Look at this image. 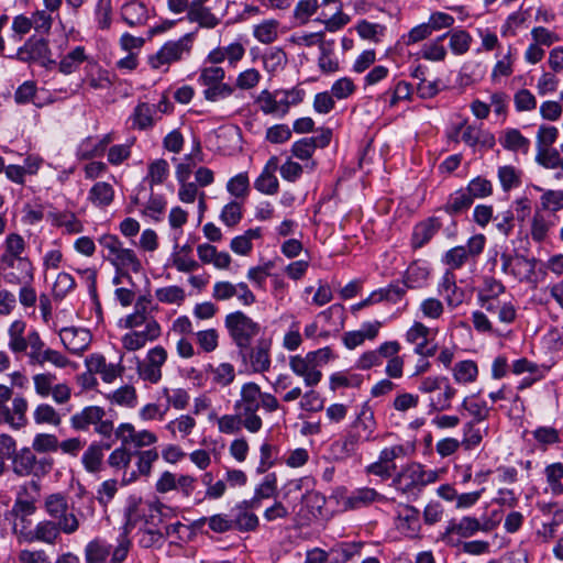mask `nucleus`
Here are the masks:
<instances>
[{"mask_svg":"<svg viewBox=\"0 0 563 563\" xmlns=\"http://www.w3.org/2000/svg\"><path fill=\"white\" fill-rule=\"evenodd\" d=\"M58 335L64 347L71 354L82 353L91 343V334L84 328L66 327L59 330Z\"/></svg>","mask_w":563,"mask_h":563,"instance_id":"18","label":"nucleus"},{"mask_svg":"<svg viewBox=\"0 0 563 563\" xmlns=\"http://www.w3.org/2000/svg\"><path fill=\"white\" fill-rule=\"evenodd\" d=\"M70 427L76 431H88L92 426L93 431L102 438H111L115 433L114 423L107 418V412L100 406H87L73 415L69 419Z\"/></svg>","mask_w":563,"mask_h":563,"instance_id":"4","label":"nucleus"},{"mask_svg":"<svg viewBox=\"0 0 563 563\" xmlns=\"http://www.w3.org/2000/svg\"><path fill=\"white\" fill-rule=\"evenodd\" d=\"M536 269V260L525 256H515L511 267V276L519 282H528L531 279Z\"/></svg>","mask_w":563,"mask_h":563,"instance_id":"57","label":"nucleus"},{"mask_svg":"<svg viewBox=\"0 0 563 563\" xmlns=\"http://www.w3.org/2000/svg\"><path fill=\"white\" fill-rule=\"evenodd\" d=\"M157 113V107L146 102L135 107L132 119V126L139 130H146L154 125V115Z\"/></svg>","mask_w":563,"mask_h":563,"instance_id":"42","label":"nucleus"},{"mask_svg":"<svg viewBox=\"0 0 563 563\" xmlns=\"http://www.w3.org/2000/svg\"><path fill=\"white\" fill-rule=\"evenodd\" d=\"M473 203L471 195L466 190H457L452 194L444 206L445 212L450 214H457L468 209Z\"/></svg>","mask_w":563,"mask_h":563,"instance_id":"62","label":"nucleus"},{"mask_svg":"<svg viewBox=\"0 0 563 563\" xmlns=\"http://www.w3.org/2000/svg\"><path fill=\"white\" fill-rule=\"evenodd\" d=\"M302 101V91L291 89H276L271 91L263 89L254 99L255 104L266 115L284 118L291 106Z\"/></svg>","mask_w":563,"mask_h":563,"instance_id":"3","label":"nucleus"},{"mask_svg":"<svg viewBox=\"0 0 563 563\" xmlns=\"http://www.w3.org/2000/svg\"><path fill=\"white\" fill-rule=\"evenodd\" d=\"M27 357L31 365L43 366L49 363L57 368H65L69 364V360L60 352L46 347L40 333L31 335V350L27 352Z\"/></svg>","mask_w":563,"mask_h":563,"instance_id":"13","label":"nucleus"},{"mask_svg":"<svg viewBox=\"0 0 563 563\" xmlns=\"http://www.w3.org/2000/svg\"><path fill=\"white\" fill-rule=\"evenodd\" d=\"M81 84L93 90H107L111 88L113 81L107 69L101 68L97 63L90 62L85 67Z\"/></svg>","mask_w":563,"mask_h":563,"instance_id":"29","label":"nucleus"},{"mask_svg":"<svg viewBox=\"0 0 563 563\" xmlns=\"http://www.w3.org/2000/svg\"><path fill=\"white\" fill-rule=\"evenodd\" d=\"M379 498L380 496L375 489L362 487L354 490L350 496L344 497L342 505L345 510L357 509L368 506Z\"/></svg>","mask_w":563,"mask_h":563,"instance_id":"39","label":"nucleus"},{"mask_svg":"<svg viewBox=\"0 0 563 563\" xmlns=\"http://www.w3.org/2000/svg\"><path fill=\"white\" fill-rule=\"evenodd\" d=\"M16 58L26 63L36 62L44 67L55 64L51 58L48 44L43 38H29L24 45L18 49Z\"/></svg>","mask_w":563,"mask_h":563,"instance_id":"16","label":"nucleus"},{"mask_svg":"<svg viewBox=\"0 0 563 563\" xmlns=\"http://www.w3.org/2000/svg\"><path fill=\"white\" fill-rule=\"evenodd\" d=\"M400 344L397 341L384 342L376 350L364 352L356 361L355 367L362 371L371 369L372 367L380 366L384 356L398 354Z\"/></svg>","mask_w":563,"mask_h":563,"instance_id":"20","label":"nucleus"},{"mask_svg":"<svg viewBox=\"0 0 563 563\" xmlns=\"http://www.w3.org/2000/svg\"><path fill=\"white\" fill-rule=\"evenodd\" d=\"M162 335V328L158 321H150L146 327L133 329L125 333L121 343L123 349L134 352L143 349L148 342L156 341Z\"/></svg>","mask_w":563,"mask_h":563,"instance_id":"15","label":"nucleus"},{"mask_svg":"<svg viewBox=\"0 0 563 563\" xmlns=\"http://www.w3.org/2000/svg\"><path fill=\"white\" fill-rule=\"evenodd\" d=\"M254 373H265L271 367V341L260 340L254 347H249L246 360Z\"/></svg>","mask_w":563,"mask_h":563,"instance_id":"28","label":"nucleus"},{"mask_svg":"<svg viewBox=\"0 0 563 563\" xmlns=\"http://www.w3.org/2000/svg\"><path fill=\"white\" fill-rule=\"evenodd\" d=\"M277 493V478L275 474H268L263 482L256 486L254 496L249 501L251 506L260 507L262 499H268Z\"/></svg>","mask_w":563,"mask_h":563,"instance_id":"52","label":"nucleus"},{"mask_svg":"<svg viewBox=\"0 0 563 563\" xmlns=\"http://www.w3.org/2000/svg\"><path fill=\"white\" fill-rule=\"evenodd\" d=\"M150 321L157 320L146 311L143 300H139L135 303L134 312L120 320V327L130 329L131 331L133 329L146 327Z\"/></svg>","mask_w":563,"mask_h":563,"instance_id":"41","label":"nucleus"},{"mask_svg":"<svg viewBox=\"0 0 563 563\" xmlns=\"http://www.w3.org/2000/svg\"><path fill=\"white\" fill-rule=\"evenodd\" d=\"M278 26L279 22L277 20H265L254 26L253 35L258 42L263 44H271L278 36Z\"/></svg>","mask_w":563,"mask_h":563,"instance_id":"56","label":"nucleus"},{"mask_svg":"<svg viewBox=\"0 0 563 563\" xmlns=\"http://www.w3.org/2000/svg\"><path fill=\"white\" fill-rule=\"evenodd\" d=\"M33 419L36 424H49L58 427L62 423V416L49 404H40L33 411Z\"/></svg>","mask_w":563,"mask_h":563,"instance_id":"55","label":"nucleus"},{"mask_svg":"<svg viewBox=\"0 0 563 563\" xmlns=\"http://www.w3.org/2000/svg\"><path fill=\"white\" fill-rule=\"evenodd\" d=\"M257 507L251 506V503L247 500H243L235 505L232 509V526L233 530H238L240 532H250L254 531L258 527V517L252 512V509H256Z\"/></svg>","mask_w":563,"mask_h":563,"instance_id":"25","label":"nucleus"},{"mask_svg":"<svg viewBox=\"0 0 563 563\" xmlns=\"http://www.w3.org/2000/svg\"><path fill=\"white\" fill-rule=\"evenodd\" d=\"M192 41L194 34L188 33L177 41L166 42L156 54L150 56V65L155 69H159L164 66L167 69L172 63L179 62L190 54Z\"/></svg>","mask_w":563,"mask_h":563,"instance_id":"8","label":"nucleus"},{"mask_svg":"<svg viewBox=\"0 0 563 563\" xmlns=\"http://www.w3.org/2000/svg\"><path fill=\"white\" fill-rule=\"evenodd\" d=\"M112 547L101 539L90 541L85 548L87 563H107Z\"/></svg>","mask_w":563,"mask_h":563,"instance_id":"47","label":"nucleus"},{"mask_svg":"<svg viewBox=\"0 0 563 563\" xmlns=\"http://www.w3.org/2000/svg\"><path fill=\"white\" fill-rule=\"evenodd\" d=\"M3 269L12 271L4 274L5 283L10 285H20L33 280V265L27 257L15 256L8 253L1 255Z\"/></svg>","mask_w":563,"mask_h":563,"instance_id":"14","label":"nucleus"},{"mask_svg":"<svg viewBox=\"0 0 563 563\" xmlns=\"http://www.w3.org/2000/svg\"><path fill=\"white\" fill-rule=\"evenodd\" d=\"M419 527V511L413 507H405L398 515L397 529L412 538L417 536Z\"/></svg>","mask_w":563,"mask_h":563,"instance_id":"43","label":"nucleus"},{"mask_svg":"<svg viewBox=\"0 0 563 563\" xmlns=\"http://www.w3.org/2000/svg\"><path fill=\"white\" fill-rule=\"evenodd\" d=\"M26 332V322L22 319L12 321L8 328V347L15 354H27V349L31 350V335L38 333L36 330Z\"/></svg>","mask_w":563,"mask_h":563,"instance_id":"21","label":"nucleus"},{"mask_svg":"<svg viewBox=\"0 0 563 563\" xmlns=\"http://www.w3.org/2000/svg\"><path fill=\"white\" fill-rule=\"evenodd\" d=\"M225 327L239 347V355L245 361L251 342L260 332V324L242 311H235L225 317Z\"/></svg>","mask_w":563,"mask_h":563,"instance_id":"7","label":"nucleus"},{"mask_svg":"<svg viewBox=\"0 0 563 563\" xmlns=\"http://www.w3.org/2000/svg\"><path fill=\"white\" fill-rule=\"evenodd\" d=\"M332 356L329 347H322L317 351L308 352L306 355H292L289 357V368L301 377L308 388L316 387L323 377L321 367L325 365Z\"/></svg>","mask_w":563,"mask_h":563,"instance_id":"2","label":"nucleus"},{"mask_svg":"<svg viewBox=\"0 0 563 563\" xmlns=\"http://www.w3.org/2000/svg\"><path fill=\"white\" fill-rule=\"evenodd\" d=\"M415 271H418L423 278H426L428 275V273L424 269H421L419 267H410L405 279V287H401L399 285H390L388 288L379 289L377 290L378 299H380V301L386 299L393 302L399 300L405 295L406 288L415 287L412 280V274Z\"/></svg>","mask_w":563,"mask_h":563,"instance_id":"38","label":"nucleus"},{"mask_svg":"<svg viewBox=\"0 0 563 563\" xmlns=\"http://www.w3.org/2000/svg\"><path fill=\"white\" fill-rule=\"evenodd\" d=\"M60 532H63V528L59 522L43 520L40 521L33 530H21L20 533L29 542L40 541L47 544H54L59 538Z\"/></svg>","mask_w":563,"mask_h":563,"instance_id":"23","label":"nucleus"},{"mask_svg":"<svg viewBox=\"0 0 563 563\" xmlns=\"http://www.w3.org/2000/svg\"><path fill=\"white\" fill-rule=\"evenodd\" d=\"M199 260L203 264H212L216 268L227 269L231 264V256L227 252H218L216 246L205 243L197 247Z\"/></svg>","mask_w":563,"mask_h":563,"instance_id":"34","label":"nucleus"},{"mask_svg":"<svg viewBox=\"0 0 563 563\" xmlns=\"http://www.w3.org/2000/svg\"><path fill=\"white\" fill-rule=\"evenodd\" d=\"M439 292L444 296L449 306L456 307L462 303L464 292L456 286L455 276L451 271H446L439 284Z\"/></svg>","mask_w":563,"mask_h":563,"instance_id":"36","label":"nucleus"},{"mask_svg":"<svg viewBox=\"0 0 563 563\" xmlns=\"http://www.w3.org/2000/svg\"><path fill=\"white\" fill-rule=\"evenodd\" d=\"M27 400L21 395L15 396L11 405L0 407V423L9 424L14 430L24 428L27 424Z\"/></svg>","mask_w":563,"mask_h":563,"instance_id":"17","label":"nucleus"},{"mask_svg":"<svg viewBox=\"0 0 563 563\" xmlns=\"http://www.w3.org/2000/svg\"><path fill=\"white\" fill-rule=\"evenodd\" d=\"M206 373L210 376L213 385L222 388L230 386L235 379V367L228 362L218 365L208 364Z\"/></svg>","mask_w":563,"mask_h":563,"instance_id":"35","label":"nucleus"},{"mask_svg":"<svg viewBox=\"0 0 563 563\" xmlns=\"http://www.w3.org/2000/svg\"><path fill=\"white\" fill-rule=\"evenodd\" d=\"M114 434L122 444H133L135 448L150 446L157 442V437L153 432L148 430L136 431L134 426L129 422L120 423L115 428Z\"/></svg>","mask_w":563,"mask_h":563,"instance_id":"19","label":"nucleus"},{"mask_svg":"<svg viewBox=\"0 0 563 563\" xmlns=\"http://www.w3.org/2000/svg\"><path fill=\"white\" fill-rule=\"evenodd\" d=\"M492 526L488 521L484 523L479 522L476 518L473 517H463L459 521H451L449 527L446 528V533H455L461 538H470L474 536L477 531H489Z\"/></svg>","mask_w":563,"mask_h":563,"instance_id":"33","label":"nucleus"},{"mask_svg":"<svg viewBox=\"0 0 563 563\" xmlns=\"http://www.w3.org/2000/svg\"><path fill=\"white\" fill-rule=\"evenodd\" d=\"M544 476L550 493L554 496L563 495V464L555 462L547 465Z\"/></svg>","mask_w":563,"mask_h":563,"instance_id":"51","label":"nucleus"},{"mask_svg":"<svg viewBox=\"0 0 563 563\" xmlns=\"http://www.w3.org/2000/svg\"><path fill=\"white\" fill-rule=\"evenodd\" d=\"M195 427L196 420L189 415H181L165 426L166 430H168L174 438L177 435L181 438L188 437L191 434Z\"/></svg>","mask_w":563,"mask_h":563,"instance_id":"60","label":"nucleus"},{"mask_svg":"<svg viewBox=\"0 0 563 563\" xmlns=\"http://www.w3.org/2000/svg\"><path fill=\"white\" fill-rule=\"evenodd\" d=\"M261 407L267 412H274L279 408V401L274 395L263 393L256 383H244L233 409L245 418V430L251 433H257L263 427V420L257 415Z\"/></svg>","mask_w":563,"mask_h":563,"instance_id":"1","label":"nucleus"},{"mask_svg":"<svg viewBox=\"0 0 563 563\" xmlns=\"http://www.w3.org/2000/svg\"><path fill=\"white\" fill-rule=\"evenodd\" d=\"M224 77L225 71L222 67L210 66L201 69L198 82L206 87L203 90L206 100L216 102L233 93V88L223 82Z\"/></svg>","mask_w":563,"mask_h":563,"instance_id":"10","label":"nucleus"},{"mask_svg":"<svg viewBox=\"0 0 563 563\" xmlns=\"http://www.w3.org/2000/svg\"><path fill=\"white\" fill-rule=\"evenodd\" d=\"M218 430L224 434H235L239 433L242 428L245 429V418L234 411V413L223 415L218 418Z\"/></svg>","mask_w":563,"mask_h":563,"instance_id":"61","label":"nucleus"},{"mask_svg":"<svg viewBox=\"0 0 563 563\" xmlns=\"http://www.w3.org/2000/svg\"><path fill=\"white\" fill-rule=\"evenodd\" d=\"M439 478V471L426 470L419 463H411L395 476L393 483L401 493L415 495L427 485L438 482Z\"/></svg>","mask_w":563,"mask_h":563,"instance_id":"6","label":"nucleus"},{"mask_svg":"<svg viewBox=\"0 0 563 563\" xmlns=\"http://www.w3.org/2000/svg\"><path fill=\"white\" fill-rule=\"evenodd\" d=\"M187 19L190 22L198 23L200 27L205 29H214L221 21L220 18L211 12L210 8L198 2H190Z\"/></svg>","mask_w":563,"mask_h":563,"instance_id":"37","label":"nucleus"},{"mask_svg":"<svg viewBox=\"0 0 563 563\" xmlns=\"http://www.w3.org/2000/svg\"><path fill=\"white\" fill-rule=\"evenodd\" d=\"M352 427L354 431H351L350 433L353 437H357L358 442H368L374 439L373 434L376 429V420L373 409L367 404L362 405Z\"/></svg>","mask_w":563,"mask_h":563,"instance_id":"22","label":"nucleus"},{"mask_svg":"<svg viewBox=\"0 0 563 563\" xmlns=\"http://www.w3.org/2000/svg\"><path fill=\"white\" fill-rule=\"evenodd\" d=\"M86 366L90 374H100L106 383L113 382L122 373V367L119 364L107 363L104 356L100 354H92L87 357Z\"/></svg>","mask_w":563,"mask_h":563,"instance_id":"31","label":"nucleus"},{"mask_svg":"<svg viewBox=\"0 0 563 563\" xmlns=\"http://www.w3.org/2000/svg\"><path fill=\"white\" fill-rule=\"evenodd\" d=\"M122 19L130 25H142L148 18L147 8L137 0L126 2L121 9Z\"/></svg>","mask_w":563,"mask_h":563,"instance_id":"40","label":"nucleus"},{"mask_svg":"<svg viewBox=\"0 0 563 563\" xmlns=\"http://www.w3.org/2000/svg\"><path fill=\"white\" fill-rule=\"evenodd\" d=\"M363 383V376L360 374L336 372L330 376V389L336 390L339 388H357Z\"/></svg>","mask_w":563,"mask_h":563,"instance_id":"58","label":"nucleus"},{"mask_svg":"<svg viewBox=\"0 0 563 563\" xmlns=\"http://www.w3.org/2000/svg\"><path fill=\"white\" fill-rule=\"evenodd\" d=\"M382 323L379 321L365 322L360 330L345 332L342 336L346 349L353 350L364 343L365 340H373L377 336Z\"/></svg>","mask_w":563,"mask_h":563,"instance_id":"32","label":"nucleus"},{"mask_svg":"<svg viewBox=\"0 0 563 563\" xmlns=\"http://www.w3.org/2000/svg\"><path fill=\"white\" fill-rule=\"evenodd\" d=\"M286 63V53L279 47H272L263 55V65L267 73L274 74L283 69Z\"/></svg>","mask_w":563,"mask_h":563,"instance_id":"63","label":"nucleus"},{"mask_svg":"<svg viewBox=\"0 0 563 563\" xmlns=\"http://www.w3.org/2000/svg\"><path fill=\"white\" fill-rule=\"evenodd\" d=\"M167 356V351L161 345L148 350L145 357L136 363L139 378L152 385L158 384L163 376L162 367L166 363Z\"/></svg>","mask_w":563,"mask_h":563,"instance_id":"11","label":"nucleus"},{"mask_svg":"<svg viewBox=\"0 0 563 563\" xmlns=\"http://www.w3.org/2000/svg\"><path fill=\"white\" fill-rule=\"evenodd\" d=\"M136 456V471H124L122 474L121 482L123 485L131 484L135 482L139 476H148L152 471L153 463L158 460V452L156 449H150L145 451H136L134 453Z\"/></svg>","mask_w":563,"mask_h":563,"instance_id":"26","label":"nucleus"},{"mask_svg":"<svg viewBox=\"0 0 563 563\" xmlns=\"http://www.w3.org/2000/svg\"><path fill=\"white\" fill-rule=\"evenodd\" d=\"M477 376L478 367L474 361H461L453 367V377L457 384H471L476 380Z\"/></svg>","mask_w":563,"mask_h":563,"instance_id":"54","label":"nucleus"},{"mask_svg":"<svg viewBox=\"0 0 563 563\" xmlns=\"http://www.w3.org/2000/svg\"><path fill=\"white\" fill-rule=\"evenodd\" d=\"M440 225L435 219H429L416 225L412 234L413 247H422L438 232Z\"/></svg>","mask_w":563,"mask_h":563,"instance_id":"53","label":"nucleus"},{"mask_svg":"<svg viewBox=\"0 0 563 563\" xmlns=\"http://www.w3.org/2000/svg\"><path fill=\"white\" fill-rule=\"evenodd\" d=\"M51 222L69 234L80 233L84 230L82 223L73 212L51 211L47 214Z\"/></svg>","mask_w":563,"mask_h":563,"instance_id":"46","label":"nucleus"},{"mask_svg":"<svg viewBox=\"0 0 563 563\" xmlns=\"http://www.w3.org/2000/svg\"><path fill=\"white\" fill-rule=\"evenodd\" d=\"M38 464L42 465V468L45 466H47L48 470L52 468L51 461L45 459L38 462L30 448L21 449L12 457L13 472L19 476H29L32 473H35V468Z\"/></svg>","mask_w":563,"mask_h":563,"instance_id":"24","label":"nucleus"},{"mask_svg":"<svg viewBox=\"0 0 563 563\" xmlns=\"http://www.w3.org/2000/svg\"><path fill=\"white\" fill-rule=\"evenodd\" d=\"M486 239L483 234H476L468 239L465 246L450 249L443 256V263L452 269L461 268L468 258L477 257L484 250Z\"/></svg>","mask_w":563,"mask_h":563,"instance_id":"12","label":"nucleus"},{"mask_svg":"<svg viewBox=\"0 0 563 563\" xmlns=\"http://www.w3.org/2000/svg\"><path fill=\"white\" fill-rule=\"evenodd\" d=\"M44 508L47 515L57 520L66 534L75 533L79 528V519L74 512H68L67 498L62 493H54L45 497Z\"/></svg>","mask_w":563,"mask_h":563,"instance_id":"9","label":"nucleus"},{"mask_svg":"<svg viewBox=\"0 0 563 563\" xmlns=\"http://www.w3.org/2000/svg\"><path fill=\"white\" fill-rule=\"evenodd\" d=\"M358 443L357 437L347 433L343 439L334 441L330 445V455L335 461H344L356 452Z\"/></svg>","mask_w":563,"mask_h":563,"instance_id":"45","label":"nucleus"},{"mask_svg":"<svg viewBox=\"0 0 563 563\" xmlns=\"http://www.w3.org/2000/svg\"><path fill=\"white\" fill-rule=\"evenodd\" d=\"M278 168V158L272 156L264 166L261 175L254 181V187L265 195H275L278 191V179L275 172Z\"/></svg>","mask_w":563,"mask_h":563,"instance_id":"30","label":"nucleus"},{"mask_svg":"<svg viewBox=\"0 0 563 563\" xmlns=\"http://www.w3.org/2000/svg\"><path fill=\"white\" fill-rule=\"evenodd\" d=\"M132 203L135 206H144L142 213L155 220L159 219V216L166 208V200L162 195H154L151 191L147 197L144 187H140L135 196L132 197Z\"/></svg>","mask_w":563,"mask_h":563,"instance_id":"27","label":"nucleus"},{"mask_svg":"<svg viewBox=\"0 0 563 563\" xmlns=\"http://www.w3.org/2000/svg\"><path fill=\"white\" fill-rule=\"evenodd\" d=\"M103 446L98 442H92L81 456V463L89 473H99L102 468Z\"/></svg>","mask_w":563,"mask_h":563,"instance_id":"48","label":"nucleus"},{"mask_svg":"<svg viewBox=\"0 0 563 563\" xmlns=\"http://www.w3.org/2000/svg\"><path fill=\"white\" fill-rule=\"evenodd\" d=\"M84 46H76L69 53H67L58 64V69L64 75H70L76 71L79 66L88 60Z\"/></svg>","mask_w":563,"mask_h":563,"instance_id":"49","label":"nucleus"},{"mask_svg":"<svg viewBox=\"0 0 563 563\" xmlns=\"http://www.w3.org/2000/svg\"><path fill=\"white\" fill-rule=\"evenodd\" d=\"M169 175V165L167 161L158 158L148 164L145 180L150 183L151 188L163 184Z\"/></svg>","mask_w":563,"mask_h":563,"instance_id":"59","label":"nucleus"},{"mask_svg":"<svg viewBox=\"0 0 563 563\" xmlns=\"http://www.w3.org/2000/svg\"><path fill=\"white\" fill-rule=\"evenodd\" d=\"M101 247L107 252L106 260L115 268V272L131 271L139 273L142 269V263L132 249L123 246L118 236L106 234L99 239Z\"/></svg>","mask_w":563,"mask_h":563,"instance_id":"5","label":"nucleus"},{"mask_svg":"<svg viewBox=\"0 0 563 563\" xmlns=\"http://www.w3.org/2000/svg\"><path fill=\"white\" fill-rule=\"evenodd\" d=\"M113 197L114 191L112 186L104 181L95 184L89 192L90 200L99 207L109 206L112 202Z\"/></svg>","mask_w":563,"mask_h":563,"instance_id":"64","label":"nucleus"},{"mask_svg":"<svg viewBox=\"0 0 563 563\" xmlns=\"http://www.w3.org/2000/svg\"><path fill=\"white\" fill-rule=\"evenodd\" d=\"M412 86L405 81H398L393 89L382 93L378 99L388 102L389 108H394L401 100H411Z\"/></svg>","mask_w":563,"mask_h":563,"instance_id":"50","label":"nucleus"},{"mask_svg":"<svg viewBox=\"0 0 563 563\" xmlns=\"http://www.w3.org/2000/svg\"><path fill=\"white\" fill-rule=\"evenodd\" d=\"M500 144L508 151L527 154L530 148V140L517 129H508L499 139Z\"/></svg>","mask_w":563,"mask_h":563,"instance_id":"44","label":"nucleus"}]
</instances>
